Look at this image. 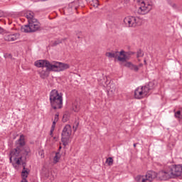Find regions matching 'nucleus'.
Masks as SVG:
<instances>
[{
	"label": "nucleus",
	"mask_w": 182,
	"mask_h": 182,
	"mask_svg": "<svg viewBox=\"0 0 182 182\" xmlns=\"http://www.w3.org/2000/svg\"><path fill=\"white\" fill-rule=\"evenodd\" d=\"M106 163L107 164H108V166H113V158L112 157L107 158L106 160Z\"/></svg>",
	"instance_id": "412c9836"
},
{
	"label": "nucleus",
	"mask_w": 182,
	"mask_h": 182,
	"mask_svg": "<svg viewBox=\"0 0 182 182\" xmlns=\"http://www.w3.org/2000/svg\"><path fill=\"white\" fill-rule=\"evenodd\" d=\"M25 136L21 135L19 139L17 141V147H19L20 149H25Z\"/></svg>",
	"instance_id": "2eb2a0df"
},
{
	"label": "nucleus",
	"mask_w": 182,
	"mask_h": 182,
	"mask_svg": "<svg viewBox=\"0 0 182 182\" xmlns=\"http://www.w3.org/2000/svg\"><path fill=\"white\" fill-rule=\"evenodd\" d=\"M62 96V93H59L56 90H53L50 92V103L54 110L63 107V97Z\"/></svg>",
	"instance_id": "39448f33"
},
{
	"label": "nucleus",
	"mask_w": 182,
	"mask_h": 182,
	"mask_svg": "<svg viewBox=\"0 0 182 182\" xmlns=\"http://www.w3.org/2000/svg\"><path fill=\"white\" fill-rule=\"evenodd\" d=\"M36 68H47L48 69H53V68H58V65H52L53 64L50 63L47 60H39L34 63Z\"/></svg>",
	"instance_id": "f8f14e48"
},
{
	"label": "nucleus",
	"mask_w": 182,
	"mask_h": 182,
	"mask_svg": "<svg viewBox=\"0 0 182 182\" xmlns=\"http://www.w3.org/2000/svg\"><path fill=\"white\" fill-rule=\"evenodd\" d=\"M136 145L137 144H134V147H136Z\"/></svg>",
	"instance_id": "f704fd0d"
},
{
	"label": "nucleus",
	"mask_w": 182,
	"mask_h": 182,
	"mask_svg": "<svg viewBox=\"0 0 182 182\" xmlns=\"http://www.w3.org/2000/svg\"><path fill=\"white\" fill-rule=\"evenodd\" d=\"M65 117H66V115H63V120H65Z\"/></svg>",
	"instance_id": "72a5a7b5"
},
{
	"label": "nucleus",
	"mask_w": 182,
	"mask_h": 182,
	"mask_svg": "<svg viewBox=\"0 0 182 182\" xmlns=\"http://www.w3.org/2000/svg\"><path fill=\"white\" fill-rule=\"evenodd\" d=\"M157 176H159V173L153 171H149L145 175V178L141 175H138L135 177V181L136 182H151Z\"/></svg>",
	"instance_id": "1a4fd4ad"
},
{
	"label": "nucleus",
	"mask_w": 182,
	"mask_h": 182,
	"mask_svg": "<svg viewBox=\"0 0 182 182\" xmlns=\"http://www.w3.org/2000/svg\"><path fill=\"white\" fill-rule=\"evenodd\" d=\"M105 56L109 59H117L119 62H126L127 60V55H126L124 50L108 52L106 53Z\"/></svg>",
	"instance_id": "0eeeda50"
},
{
	"label": "nucleus",
	"mask_w": 182,
	"mask_h": 182,
	"mask_svg": "<svg viewBox=\"0 0 182 182\" xmlns=\"http://www.w3.org/2000/svg\"><path fill=\"white\" fill-rule=\"evenodd\" d=\"M19 38V34L18 33H7L4 35V40L7 42H14Z\"/></svg>",
	"instance_id": "ddd939ff"
},
{
	"label": "nucleus",
	"mask_w": 182,
	"mask_h": 182,
	"mask_svg": "<svg viewBox=\"0 0 182 182\" xmlns=\"http://www.w3.org/2000/svg\"><path fill=\"white\" fill-rule=\"evenodd\" d=\"M174 116L176 119H182V112L181 109L176 112H175Z\"/></svg>",
	"instance_id": "aec40b11"
},
{
	"label": "nucleus",
	"mask_w": 182,
	"mask_h": 182,
	"mask_svg": "<svg viewBox=\"0 0 182 182\" xmlns=\"http://www.w3.org/2000/svg\"><path fill=\"white\" fill-rule=\"evenodd\" d=\"M54 121L55 122H59V113H57V114H55Z\"/></svg>",
	"instance_id": "393cba45"
},
{
	"label": "nucleus",
	"mask_w": 182,
	"mask_h": 182,
	"mask_svg": "<svg viewBox=\"0 0 182 182\" xmlns=\"http://www.w3.org/2000/svg\"><path fill=\"white\" fill-rule=\"evenodd\" d=\"M52 66H57V68H53V69H48V68H46V70L42 68L38 70V75L41 79H46V77L49 76V72H63V70H66V69H69V68H70L69 64L60 62H55L52 65Z\"/></svg>",
	"instance_id": "f03ea898"
},
{
	"label": "nucleus",
	"mask_w": 182,
	"mask_h": 182,
	"mask_svg": "<svg viewBox=\"0 0 182 182\" xmlns=\"http://www.w3.org/2000/svg\"><path fill=\"white\" fill-rule=\"evenodd\" d=\"M5 16V13L0 10V18Z\"/></svg>",
	"instance_id": "a878e982"
},
{
	"label": "nucleus",
	"mask_w": 182,
	"mask_h": 182,
	"mask_svg": "<svg viewBox=\"0 0 182 182\" xmlns=\"http://www.w3.org/2000/svg\"><path fill=\"white\" fill-rule=\"evenodd\" d=\"M151 9H153V2L143 1L137 9V14L139 15H146Z\"/></svg>",
	"instance_id": "9d476101"
},
{
	"label": "nucleus",
	"mask_w": 182,
	"mask_h": 182,
	"mask_svg": "<svg viewBox=\"0 0 182 182\" xmlns=\"http://www.w3.org/2000/svg\"><path fill=\"white\" fill-rule=\"evenodd\" d=\"M73 110L76 112H79L80 110V102L75 101L73 104Z\"/></svg>",
	"instance_id": "a211bd4d"
},
{
	"label": "nucleus",
	"mask_w": 182,
	"mask_h": 182,
	"mask_svg": "<svg viewBox=\"0 0 182 182\" xmlns=\"http://www.w3.org/2000/svg\"><path fill=\"white\" fill-rule=\"evenodd\" d=\"M41 2H45V1H48V0H41Z\"/></svg>",
	"instance_id": "473e14b6"
},
{
	"label": "nucleus",
	"mask_w": 182,
	"mask_h": 182,
	"mask_svg": "<svg viewBox=\"0 0 182 182\" xmlns=\"http://www.w3.org/2000/svg\"><path fill=\"white\" fill-rule=\"evenodd\" d=\"M109 92H112V93L116 92V85L114 84H109Z\"/></svg>",
	"instance_id": "5701e85b"
},
{
	"label": "nucleus",
	"mask_w": 182,
	"mask_h": 182,
	"mask_svg": "<svg viewBox=\"0 0 182 182\" xmlns=\"http://www.w3.org/2000/svg\"><path fill=\"white\" fill-rule=\"evenodd\" d=\"M59 149H60H60H62V146H60Z\"/></svg>",
	"instance_id": "e433bc0d"
},
{
	"label": "nucleus",
	"mask_w": 182,
	"mask_h": 182,
	"mask_svg": "<svg viewBox=\"0 0 182 182\" xmlns=\"http://www.w3.org/2000/svg\"><path fill=\"white\" fill-rule=\"evenodd\" d=\"M54 130L55 129H50V136H52V134H53Z\"/></svg>",
	"instance_id": "c85d7f7f"
},
{
	"label": "nucleus",
	"mask_w": 182,
	"mask_h": 182,
	"mask_svg": "<svg viewBox=\"0 0 182 182\" xmlns=\"http://www.w3.org/2000/svg\"><path fill=\"white\" fill-rule=\"evenodd\" d=\"M31 153V149L29 147H25V149H22V148H19V146H16V149H13L10 154V161H12V158L14 159L16 164L18 166L21 165L22 163H25L23 161H22V156H28Z\"/></svg>",
	"instance_id": "20e7f679"
},
{
	"label": "nucleus",
	"mask_w": 182,
	"mask_h": 182,
	"mask_svg": "<svg viewBox=\"0 0 182 182\" xmlns=\"http://www.w3.org/2000/svg\"><path fill=\"white\" fill-rule=\"evenodd\" d=\"M56 123H58V121H54L53 122V124H54V126H56Z\"/></svg>",
	"instance_id": "c756f323"
},
{
	"label": "nucleus",
	"mask_w": 182,
	"mask_h": 182,
	"mask_svg": "<svg viewBox=\"0 0 182 182\" xmlns=\"http://www.w3.org/2000/svg\"><path fill=\"white\" fill-rule=\"evenodd\" d=\"M56 125H54L53 124H52V126H51V129H53V130H55V127Z\"/></svg>",
	"instance_id": "cd10ccee"
},
{
	"label": "nucleus",
	"mask_w": 182,
	"mask_h": 182,
	"mask_svg": "<svg viewBox=\"0 0 182 182\" xmlns=\"http://www.w3.org/2000/svg\"><path fill=\"white\" fill-rule=\"evenodd\" d=\"M182 174V165H171L168 169L158 173L160 180H168L173 177H180Z\"/></svg>",
	"instance_id": "f257e3e1"
},
{
	"label": "nucleus",
	"mask_w": 182,
	"mask_h": 182,
	"mask_svg": "<svg viewBox=\"0 0 182 182\" xmlns=\"http://www.w3.org/2000/svg\"><path fill=\"white\" fill-rule=\"evenodd\" d=\"M61 136H62L61 141L63 146L66 147V146L69 144L70 140V136H72V127H70V125L69 124H66L63 129Z\"/></svg>",
	"instance_id": "6e6552de"
},
{
	"label": "nucleus",
	"mask_w": 182,
	"mask_h": 182,
	"mask_svg": "<svg viewBox=\"0 0 182 182\" xmlns=\"http://www.w3.org/2000/svg\"><path fill=\"white\" fill-rule=\"evenodd\" d=\"M140 22V18L136 16H127L124 18V23L129 28H136Z\"/></svg>",
	"instance_id": "9b49d317"
},
{
	"label": "nucleus",
	"mask_w": 182,
	"mask_h": 182,
	"mask_svg": "<svg viewBox=\"0 0 182 182\" xmlns=\"http://www.w3.org/2000/svg\"><path fill=\"white\" fill-rule=\"evenodd\" d=\"M60 159V154L59 152H56L55 156H54V159H53L55 164H56V163H58Z\"/></svg>",
	"instance_id": "6ab92c4d"
},
{
	"label": "nucleus",
	"mask_w": 182,
	"mask_h": 182,
	"mask_svg": "<svg viewBox=\"0 0 182 182\" xmlns=\"http://www.w3.org/2000/svg\"><path fill=\"white\" fill-rule=\"evenodd\" d=\"M21 182H28V180L26 179H22V181Z\"/></svg>",
	"instance_id": "2f4dec72"
},
{
	"label": "nucleus",
	"mask_w": 182,
	"mask_h": 182,
	"mask_svg": "<svg viewBox=\"0 0 182 182\" xmlns=\"http://www.w3.org/2000/svg\"><path fill=\"white\" fill-rule=\"evenodd\" d=\"M144 56V53L141 50H139L136 53V58H143Z\"/></svg>",
	"instance_id": "b1692460"
},
{
	"label": "nucleus",
	"mask_w": 182,
	"mask_h": 182,
	"mask_svg": "<svg viewBox=\"0 0 182 182\" xmlns=\"http://www.w3.org/2000/svg\"><path fill=\"white\" fill-rule=\"evenodd\" d=\"M37 31H41V23L36 18L30 21L28 24L21 27V31L25 33L37 32Z\"/></svg>",
	"instance_id": "423d86ee"
},
{
	"label": "nucleus",
	"mask_w": 182,
	"mask_h": 182,
	"mask_svg": "<svg viewBox=\"0 0 182 182\" xmlns=\"http://www.w3.org/2000/svg\"><path fill=\"white\" fill-rule=\"evenodd\" d=\"M34 15L35 14L32 11H27L25 14V16H26V18H27L28 23L31 22V21H33V19H36V18H35Z\"/></svg>",
	"instance_id": "f3484780"
},
{
	"label": "nucleus",
	"mask_w": 182,
	"mask_h": 182,
	"mask_svg": "<svg viewBox=\"0 0 182 182\" xmlns=\"http://www.w3.org/2000/svg\"><path fill=\"white\" fill-rule=\"evenodd\" d=\"M78 39H80V36H77Z\"/></svg>",
	"instance_id": "c9c22d12"
},
{
	"label": "nucleus",
	"mask_w": 182,
	"mask_h": 182,
	"mask_svg": "<svg viewBox=\"0 0 182 182\" xmlns=\"http://www.w3.org/2000/svg\"><path fill=\"white\" fill-rule=\"evenodd\" d=\"M124 66H125V68H128V69H130V70H133L134 72H139V67L130 62L125 63Z\"/></svg>",
	"instance_id": "dca6fc26"
},
{
	"label": "nucleus",
	"mask_w": 182,
	"mask_h": 182,
	"mask_svg": "<svg viewBox=\"0 0 182 182\" xmlns=\"http://www.w3.org/2000/svg\"><path fill=\"white\" fill-rule=\"evenodd\" d=\"M23 170L21 171V177L22 180H26L28 178V176H29V171H28V168H26V163L22 162Z\"/></svg>",
	"instance_id": "4468645a"
},
{
	"label": "nucleus",
	"mask_w": 182,
	"mask_h": 182,
	"mask_svg": "<svg viewBox=\"0 0 182 182\" xmlns=\"http://www.w3.org/2000/svg\"><path fill=\"white\" fill-rule=\"evenodd\" d=\"M157 86V82L156 81L149 82L148 85L139 87L134 91L135 99H144L147 95L151 92L153 89L156 88Z\"/></svg>",
	"instance_id": "7ed1b4c3"
},
{
	"label": "nucleus",
	"mask_w": 182,
	"mask_h": 182,
	"mask_svg": "<svg viewBox=\"0 0 182 182\" xmlns=\"http://www.w3.org/2000/svg\"><path fill=\"white\" fill-rule=\"evenodd\" d=\"M2 32H4V28H2L1 27H0V33H2Z\"/></svg>",
	"instance_id": "7c9ffc66"
},
{
	"label": "nucleus",
	"mask_w": 182,
	"mask_h": 182,
	"mask_svg": "<svg viewBox=\"0 0 182 182\" xmlns=\"http://www.w3.org/2000/svg\"><path fill=\"white\" fill-rule=\"evenodd\" d=\"M60 43H62V40L58 39L52 43L51 46H58Z\"/></svg>",
	"instance_id": "4be33fe9"
},
{
	"label": "nucleus",
	"mask_w": 182,
	"mask_h": 182,
	"mask_svg": "<svg viewBox=\"0 0 182 182\" xmlns=\"http://www.w3.org/2000/svg\"><path fill=\"white\" fill-rule=\"evenodd\" d=\"M94 6H96V8H97V6H99V1L95 0V4L94 5Z\"/></svg>",
	"instance_id": "bb28decb"
}]
</instances>
